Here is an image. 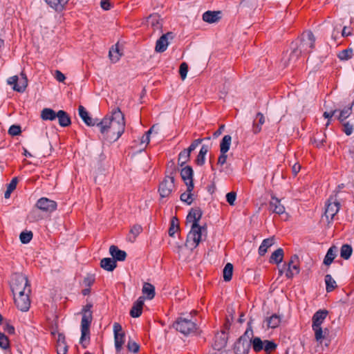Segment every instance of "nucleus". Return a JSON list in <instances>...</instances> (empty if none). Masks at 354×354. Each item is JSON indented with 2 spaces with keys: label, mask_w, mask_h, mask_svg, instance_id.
Instances as JSON below:
<instances>
[{
  "label": "nucleus",
  "mask_w": 354,
  "mask_h": 354,
  "mask_svg": "<svg viewBox=\"0 0 354 354\" xmlns=\"http://www.w3.org/2000/svg\"><path fill=\"white\" fill-rule=\"evenodd\" d=\"M110 0H102L100 2L101 8L104 10H109L111 6L109 2Z\"/></svg>",
  "instance_id": "obj_63"
},
{
  "label": "nucleus",
  "mask_w": 354,
  "mask_h": 354,
  "mask_svg": "<svg viewBox=\"0 0 354 354\" xmlns=\"http://www.w3.org/2000/svg\"><path fill=\"white\" fill-rule=\"evenodd\" d=\"M315 332V337L317 342H322V340L325 337L326 331L324 332L321 326L313 327Z\"/></svg>",
  "instance_id": "obj_47"
},
{
  "label": "nucleus",
  "mask_w": 354,
  "mask_h": 354,
  "mask_svg": "<svg viewBox=\"0 0 354 354\" xmlns=\"http://www.w3.org/2000/svg\"><path fill=\"white\" fill-rule=\"evenodd\" d=\"M174 327L185 335L194 333L197 327L194 322L187 318L179 317L174 324Z\"/></svg>",
  "instance_id": "obj_6"
},
{
  "label": "nucleus",
  "mask_w": 354,
  "mask_h": 354,
  "mask_svg": "<svg viewBox=\"0 0 354 354\" xmlns=\"http://www.w3.org/2000/svg\"><path fill=\"white\" fill-rule=\"evenodd\" d=\"M221 11H206L203 15V20L209 24L218 22L221 18Z\"/></svg>",
  "instance_id": "obj_19"
},
{
  "label": "nucleus",
  "mask_w": 354,
  "mask_h": 354,
  "mask_svg": "<svg viewBox=\"0 0 354 354\" xmlns=\"http://www.w3.org/2000/svg\"><path fill=\"white\" fill-rule=\"evenodd\" d=\"M201 216L202 211L198 207L192 208L187 216V221L192 223L185 243V246L190 250L196 248L201 241L202 236L207 233L206 226H200L198 224Z\"/></svg>",
  "instance_id": "obj_2"
},
{
  "label": "nucleus",
  "mask_w": 354,
  "mask_h": 354,
  "mask_svg": "<svg viewBox=\"0 0 354 354\" xmlns=\"http://www.w3.org/2000/svg\"><path fill=\"white\" fill-rule=\"evenodd\" d=\"M179 229V221L177 218V217L174 216L172 217L171 220V224L169 229V235L170 236H174L175 233Z\"/></svg>",
  "instance_id": "obj_42"
},
{
  "label": "nucleus",
  "mask_w": 354,
  "mask_h": 354,
  "mask_svg": "<svg viewBox=\"0 0 354 354\" xmlns=\"http://www.w3.org/2000/svg\"><path fill=\"white\" fill-rule=\"evenodd\" d=\"M188 72V65L185 62H183L180 66L179 73L182 80H185Z\"/></svg>",
  "instance_id": "obj_55"
},
{
  "label": "nucleus",
  "mask_w": 354,
  "mask_h": 354,
  "mask_svg": "<svg viewBox=\"0 0 354 354\" xmlns=\"http://www.w3.org/2000/svg\"><path fill=\"white\" fill-rule=\"evenodd\" d=\"M57 115V113L50 108H45L41 112V118L43 120H54Z\"/></svg>",
  "instance_id": "obj_32"
},
{
  "label": "nucleus",
  "mask_w": 354,
  "mask_h": 354,
  "mask_svg": "<svg viewBox=\"0 0 354 354\" xmlns=\"http://www.w3.org/2000/svg\"><path fill=\"white\" fill-rule=\"evenodd\" d=\"M283 258V250L281 248L276 250L271 255L270 262L277 264L282 262Z\"/></svg>",
  "instance_id": "obj_37"
},
{
  "label": "nucleus",
  "mask_w": 354,
  "mask_h": 354,
  "mask_svg": "<svg viewBox=\"0 0 354 354\" xmlns=\"http://www.w3.org/2000/svg\"><path fill=\"white\" fill-rule=\"evenodd\" d=\"M143 306H144V298L142 297H140L133 304V305L130 310V315L132 317H140L142 312Z\"/></svg>",
  "instance_id": "obj_21"
},
{
  "label": "nucleus",
  "mask_w": 354,
  "mask_h": 354,
  "mask_svg": "<svg viewBox=\"0 0 354 354\" xmlns=\"http://www.w3.org/2000/svg\"><path fill=\"white\" fill-rule=\"evenodd\" d=\"M127 348L130 352H133V353H136L138 352L140 346L134 341L129 340L127 344Z\"/></svg>",
  "instance_id": "obj_54"
},
{
  "label": "nucleus",
  "mask_w": 354,
  "mask_h": 354,
  "mask_svg": "<svg viewBox=\"0 0 354 354\" xmlns=\"http://www.w3.org/2000/svg\"><path fill=\"white\" fill-rule=\"evenodd\" d=\"M353 252V249L351 245L348 244H344L340 250V257L344 259H348Z\"/></svg>",
  "instance_id": "obj_39"
},
{
  "label": "nucleus",
  "mask_w": 354,
  "mask_h": 354,
  "mask_svg": "<svg viewBox=\"0 0 354 354\" xmlns=\"http://www.w3.org/2000/svg\"><path fill=\"white\" fill-rule=\"evenodd\" d=\"M326 290L327 292L333 291L336 287V281L333 279L330 274L325 276Z\"/></svg>",
  "instance_id": "obj_41"
},
{
  "label": "nucleus",
  "mask_w": 354,
  "mask_h": 354,
  "mask_svg": "<svg viewBox=\"0 0 354 354\" xmlns=\"http://www.w3.org/2000/svg\"><path fill=\"white\" fill-rule=\"evenodd\" d=\"M180 176L187 187L188 191H192L194 189L193 183V170L191 167L187 166L182 169Z\"/></svg>",
  "instance_id": "obj_16"
},
{
  "label": "nucleus",
  "mask_w": 354,
  "mask_h": 354,
  "mask_svg": "<svg viewBox=\"0 0 354 354\" xmlns=\"http://www.w3.org/2000/svg\"><path fill=\"white\" fill-rule=\"evenodd\" d=\"M344 128L343 131L347 135L350 136L352 134L353 131V126L349 122H344L343 124Z\"/></svg>",
  "instance_id": "obj_56"
},
{
  "label": "nucleus",
  "mask_w": 354,
  "mask_h": 354,
  "mask_svg": "<svg viewBox=\"0 0 354 354\" xmlns=\"http://www.w3.org/2000/svg\"><path fill=\"white\" fill-rule=\"evenodd\" d=\"M233 274V265L231 263H227L223 269V279L225 281H229L232 279Z\"/></svg>",
  "instance_id": "obj_43"
},
{
  "label": "nucleus",
  "mask_w": 354,
  "mask_h": 354,
  "mask_svg": "<svg viewBox=\"0 0 354 354\" xmlns=\"http://www.w3.org/2000/svg\"><path fill=\"white\" fill-rule=\"evenodd\" d=\"M353 50L352 48H347L340 51L337 57L340 60H348L353 56Z\"/></svg>",
  "instance_id": "obj_46"
},
{
  "label": "nucleus",
  "mask_w": 354,
  "mask_h": 354,
  "mask_svg": "<svg viewBox=\"0 0 354 354\" xmlns=\"http://www.w3.org/2000/svg\"><path fill=\"white\" fill-rule=\"evenodd\" d=\"M57 203L55 201L48 198H41L36 203V207L46 213H51L57 209Z\"/></svg>",
  "instance_id": "obj_14"
},
{
  "label": "nucleus",
  "mask_w": 354,
  "mask_h": 354,
  "mask_svg": "<svg viewBox=\"0 0 354 354\" xmlns=\"http://www.w3.org/2000/svg\"><path fill=\"white\" fill-rule=\"evenodd\" d=\"M109 253L112 256V259L116 261H124L127 257V253L124 250L118 249L115 245H111L109 248Z\"/></svg>",
  "instance_id": "obj_22"
},
{
  "label": "nucleus",
  "mask_w": 354,
  "mask_h": 354,
  "mask_svg": "<svg viewBox=\"0 0 354 354\" xmlns=\"http://www.w3.org/2000/svg\"><path fill=\"white\" fill-rule=\"evenodd\" d=\"M265 123V117L261 113H258L253 122L252 131L254 133H258L261 130V125Z\"/></svg>",
  "instance_id": "obj_28"
},
{
  "label": "nucleus",
  "mask_w": 354,
  "mask_h": 354,
  "mask_svg": "<svg viewBox=\"0 0 354 354\" xmlns=\"http://www.w3.org/2000/svg\"><path fill=\"white\" fill-rule=\"evenodd\" d=\"M203 141V139H196L190 145V146L186 149L190 153L194 151Z\"/></svg>",
  "instance_id": "obj_58"
},
{
  "label": "nucleus",
  "mask_w": 354,
  "mask_h": 354,
  "mask_svg": "<svg viewBox=\"0 0 354 354\" xmlns=\"http://www.w3.org/2000/svg\"><path fill=\"white\" fill-rule=\"evenodd\" d=\"M337 248L335 246L330 247L325 256L324 263L326 266H330L336 257Z\"/></svg>",
  "instance_id": "obj_34"
},
{
  "label": "nucleus",
  "mask_w": 354,
  "mask_h": 354,
  "mask_svg": "<svg viewBox=\"0 0 354 354\" xmlns=\"http://www.w3.org/2000/svg\"><path fill=\"white\" fill-rule=\"evenodd\" d=\"M248 330H246L245 334L240 337L234 345L235 354H248L251 347V342H250L248 335Z\"/></svg>",
  "instance_id": "obj_11"
},
{
  "label": "nucleus",
  "mask_w": 354,
  "mask_h": 354,
  "mask_svg": "<svg viewBox=\"0 0 354 354\" xmlns=\"http://www.w3.org/2000/svg\"><path fill=\"white\" fill-rule=\"evenodd\" d=\"M227 344V338L224 332L218 333L215 336L214 348L215 350L220 351Z\"/></svg>",
  "instance_id": "obj_24"
},
{
  "label": "nucleus",
  "mask_w": 354,
  "mask_h": 354,
  "mask_svg": "<svg viewBox=\"0 0 354 354\" xmlns=\"http://www.w3.org/2000/svg\"><path fill=\"white\" fill-rule=\"evenodd\" d=\"M45 1L55 10H62L67 3V0H45Z\"/></svg>",
  "instance_id": "obj_38"
},
{
  "label": "nucleus",
  "mask_w": 354,
  "mask_h": 354,
  "mask_svg": "<svg viewBox=\"0 0 354 354\" xmlns=\"http://www.w3.org/2000/svg\"><path fill=\"white\" fill-rule=\"evenodd\" d=\"M250 342H251V346H252L253 350L257 353L263 350L269 353L277 348V344L274 342L270 340L263 341L259 337L250 339Z\"/></svg>",
  "instance_id": "obj_7"
},
{
  "label": "nucleus",
  "mask_w": 354,
  "mask_h": 354,
  "mask_svg": "<svg viewBox=\"0 0 354 354\" xmlns=\"http://www.w3.org/2000/svg\"><path fill=\"white\" fill-rule=\"evenodd\" d=\"M31 290H26L24 292L17 293L14 295V300L16 306L21 311H27L30 306V294Z\"/></svg>",
  "instance_id": "obj_10"
},
{
  "label": "nucleus",
  "mask_w": 354,
  "mask_h": 354,
  "mask_svg": "<svg viewBox=\"0 0 354 354\" xmlns=\"http://www.w3.org/2000/svg\"><path fill=\"white\" fill-rule=\"evenodd\" d=\"M57 118H58L59 124L61 127H66L71 124L70 116L63 110H59L57 112Z\"/></svg>",
  "instance_id": "obj_26"
},
{
  "label": "nucleus",
  "mask_w": 354,
  "mask_h": 354,
  "mask_svg": "<svg viewBox=\"0 0 354 354\" xmlns=\"http://www.w3.org/2000/svg\"><path fill=\"white\" fill-rule=\"evenodd\" d=\"M142 291L148 299H152L155 297V287L149 283H144Z\"/></svg>",
  "instance_id": "obj_33"
},
{
  "label": "nucleus",
  "mask_w": 354,
  "mask_h": 354,
  "mask_svg": "<svg viewBox=\"0 0 354 354\" xmlns=\"http://www.w3.org/2000/svg\"><path fill=\"white\" fill-rule=\"evenodd\" d=\"M172 165L174 167L170 173V176H167L159 185L158 191L162 198L169 196L174 189V176L173 174L176 172V167L174 163H172Z\"/></svg>",
  "instance_id": "obj_5"
},
{
  "label": "nucleus",
  "mask_w": 354,
  "mask_h": 354,
  "mask_svg": "<svg viewBox=\"0 0 354 354\" xmlns=\"http://www.w3.org/2000/svg\"><path fill=\"white\" fill-rule=\"evenodd\" d=\"M298 263H299V257L297 254H294L291 257V258L288 263V268H291Z\"/></svg>",
  "instance_id": "obj_59"
},
{
  "label": "nucleus",
  "mask_w": 354,
  "mask_h": 354,
  "mask_svg": "<svg viewBox=\"0 0 354 354\" xmlns=\"http://www.w3.org/2000/svg\"><path fill=\"white\" fill-rule=\"evenodd\" d=\"M21 133V127L19 125H12L8 129V133L12 136H19Z\"/></svg>",
  "instance_id": "obj_52"
},
{
  "label": "nucleus",
  "mask_w": 354,
  "mask_h": 354,
  "mask_svg": "<svg viewBox=\"0 0 354 354\" xmlns=\"http://www.w3.org/2000/svg\"><path fill=\"white\" fill-rule=\"evenodd\" d=\"M7 83L12 86L14 91L23 93L28 86V78L26 73L21 71L20 78L17 75L12 76L7 80Z\"/></svg>",
  "instance_id": "obj_8"
},
{
  "label": "nucleus",
  "mask_w": 354,
  "mask_h": 354,
  "mask_svg": "<svg viewBox=\"0 0 354 354\" xmlns=\"http://www.w3.org/2000/svg\"><path fill=\"white\" fill-rule=\"evenodd\" d=\"M157 130H158V125L157 124L153 125L150 128V129L148 131H147L145 133V134L144 136H142V137L141 138V139H140L141 145L145 144V147H146L150 141V134L153 131H156V133H158Z\"/></svg>",
  "instance_id": "obj_40"
},
{
  "label": "nucleus",
  "mask_w": 354,
  "mask_h": 354,
  "mask_svg": "<svg viewBox=\"0 0 354 354\" xmlns=\"http://www.w3.org/2000/svg\"><path fill=\"white\" fill-rule=\"evenodd\" d=\"M17 182V178H13L10 183L8 185L7 189H8L12 192L16 189Z\"/></svg>",
  "instance_id": "obj_60"
},
{
  "label": "nucleus",
  "mask_w": 354,
  "mask_h": 354,
  "mask_svg": "<svg viewBox=\"0 0 354 354\" xmlns=\"http://www.w3.org/2000/svg\"><path fill=\"white\" fill-rule=\"evenodd\" d=\"M299 271H300V268H299V266L298 263V264L294 266L293 267L288 268L287 272L286 273V276L288 278L291 279L295 275L298 274L299 273Z\"/></svg>",
  "instance_id": "obj_48"
},
{
  "label": "nucleus",
  "mask_w": 354,
  "mask_h": 354,
  "mask_svg": "<svg viewBox=\"0 0 354 354\" xmlns=\"http://www.w3.org/2000/svg\"><path fill=\"white\" fill-rule=\"evenodd\" d=\"M328 315L326 310H319L316 312L313 317V326L312 327L321 326V324L326 319Z\"/></svg>",
  "instance_id": "obj_23"
},
{
  "label": "nucleus",
  "mask_w": 354,
  "mask_h": 354,
  "mask_svg": "<svg viewBox=\"0 0 354 354\" xmlns=\"http://www.w3.org/2000/svg\"><path fill=\"white\" fill-rule=\"evenodd\" d=\"M100 129L102 139L113 142L119 139L125 129L124 114L119 108L113 109L101 121L96 123Z\"/></svg>",
  "instance_id": "obj_1"
},
{
  "label": "nucleus",
  "mask_w": 354,
  "mask_h": 354,
  "mask_svg": "<svg viewBox=\"0 0 354 354\" xmlns=\"http://www.w3.org/2000/svg\"><path fill=\"white\" fill-rule=\"evenodd\" d=\"M113 333L115 350L118 353H120L124 343L125 334L122 330V326L119 323H114Z\"/></svg>",
  "instance_id": "obj_13"
},
{
  "label": "nucleus",
  "mask_w": 354,
  "mask_h": 354,
  "mask_svg": "<svg viewBox=\"0 0 354 354\" xmlns=\"http://www.w3.org/2000/svg\"><path fill=\"white\" fill-rule=\"evenodd\" d=\"M57 351H60L61 352H68V346L66 342L65 336L62 333L58 334V338L57 340Z\"/></svg>",
  "instance_id": "obj_36"
},
{
  "label": "nucleus",
  "mask_w": 354,
  "mask_h": 354,
  "mask_svg": "<svg viewBox=\"0 0 354 354\" xmlns=\"http://www.w3.org/2000/svg\"><path fill=\"white\" fill-rule=\"evenodd\" d=\"M95 281L93 275H88L84 279V283L87 286H91Z\"/></svg>",
  "instance_id": "obj_61"
},
{
  "label": "nucleus",
  "mask_w": 354,
  "mask_h": 354,
  "mask_svg": "<svg viewBox=\"0 0 354 354\" xmlns=\"http://www.w3.org/2000/svg\"><path fill=\"white\" fill-rule=\"evenodd\" d=\"M55 77L59 82H63L66 79L65 75L61 71L57 70L55 71Z\"/></svg>",
  "instance_id": "obj_62"
},
{
  "label": "nucleus",
  "mask_w": 354,
  "mask_h": 354,
  "mask_svg": "<svg viewBox=\"0 0 354 354\" xmlns=\"http://www.w3.org/2000/svg\"><path fill=\"white\" fill-rule=\"evenodd\" d=\"M93 307V304L91 303H88L86 306H84L82 308V318L81 321V333L82 335L80 337V343L85 346L84 342L87 339H89V328L91 324L93 316L91 308Z\"/></svg>",
  "instance_id": "obj_3"
},
{
  "label": "nucleus",
  "mask_w": 354,
  "mask_h": 354,
  "mask_svg": "<svg viewBox=\"0 0 354 354\" xmlns=\"http://www.w3.org/2000/svg\"><path fill=\"white\" fill-rule=\"evenodd\" d=\"M174 37L171 32H168L166 34L162 35L156 41L155 50L157 53L165 52L169 45V39H172Z\"/></svg>",
  "instance_id": "obj_15"
},
{
  "label": "nucleus",
  "mask_w": 354,
  "mask_h": 354,
  "mask_svg": "<svg viewBox=\"0 0 354 354\" xmlns=\"http://www.w3.org/2000/svg\"><path fill=\"white\" fill-rule=\"evenodd\" d=\"M192 192L187 189V192L180 195V200L187 205H191L193 201Z\"/></svg>",
  "instance_id": "obj_49"
},
{
  "label": "nucleus",
  "mask_w": 354,
  "mask_h": 354,
  "mask_svg": "<svg viewBox=\"0 0 354 354\" xmlns=\"http://www.w3.org/2000/svg\"><path fill=\"white\" fill-rule=\"evenodd\" d=\"M340 208V204L334 197L328 198L326 204L325 216L327 220L332 221L334 216L337 214Z\"/></svg>",
  "instance_id": "obj_12"
},
{
  "label": "nucleus",
  "mask_w": 354,
  "mask_h": 354,
  "mask_svg": "<svg viewBox=\"0 0 354 354\" xmlns=\"http://www.w3.org/2000/svg\"><path fill=\"white\" fill-rule=\"evenodd\" d=\"M227 158V156L226 155V153H221V155L218 157V164H219L221 165H223L226 162Z\"/></svg>",
  "instance_id": "obj_64"
},
{
  "label": "nucleus",
  "mask_w": 354,
  "mask_h": 354,
  "mask_svg": "<svg viewBox=\"0 0 354 354\" xmlns=\"http://www.w3.org/2000/svg\"><path fill=\"white\" fill-rule=\"evenodd\" d=\"M236 194L235 192H231L227 194L226 199L228 203L233 205L236 200Z\"/></svg>",
  "instance_id": "obj_57"
},
{
  "label": "nucleus",
  "mask_w": 354,
  "mask_h": 354,
  "mask_svg": "<svg viewBox=\"0 0 354 354\" xmlns=\"http://www.w3.org/2000/svg\"><path fill=\"white\" fill-rule=\"evenodd\" d=\"M147 26H150L154 31L162 32V19L158 15H150L147 20Z\"/></svg>",
  "instance_id": "obj_17"
},
{
  "label": "nucleus",
  "mask_w": 354,
  "mask_h": 354,
  "mask_svg": "<svg viewBox=\"0 0 354 354\" xmlns=\"http://www.w3.org/2000/svg\"><path fill=\"white\" fill-rule=\"evenodd\" d=\"M274 244V237L266 239L263 241L259 248V254L263 256L268 251V249Z\"/></svg>",
  "instance_id": "obj_30"
},
{
  "label": "nucleus",
  "mask_w": 354,
  "mask_h": 354,
  "mask_svg": "<svg viewBox=\"0 0 354 354\" xmlns=\"http://www.w3.org/2000/svg\"><path fill=\"white\" fill-rule=\"evenodd\" d=\"M32 238V232H22L20 234L19 239L22 243H28Z\"/></svg>",
  "instance_id": "obj_50"
},
{
  "label": "nucleus",
  "mask_w": 354,
  "mask_h": 354,
  "mask_svg": "<svg viewBox=\"0 0 354 354\" xmlns=\"http://www.w3.org/2000/svg\"><path fill=\"white\" fill-rule=\"evenodd\" d=\"M122 55V53L120 52L118 44L112 46L109 50V57L113 63H116L118 62Z\"/></svg>",
  "instance_id": "obj_29"
},
{
  "label": "nucleus",
  "mask_w": 354,
  "mask_h": 354,
  "mask_svg": "<svg viewBox=\"0 0 354 354\" xmlns=\"http://www.w3.org/2000/svg\"><path fill=\"white\" fill-rule=\"evenodd\" d=\"M189 158L190 153L186 149L183 150L178 155V165L183 167L189 160Z\"/></svg>",
  "instance_id": "obj_44"
},
{
  "label": "nucleus",
  "mask_w": 354,
  "mask_h": 354,
  "mask_svg": "<svg viewBox=\"0 0 354 354\" xmlns=\"http://www.w3.org/2000/svg\"><path fill=\"white\" fill-rule=\"evenodd\" d=\"M232 142V137L230 135H225L220 144V151L221 153H227L230 149Z\"/></svg>",
  "instance_id": "obj_35"
},
{
  "label": "nucleus",
  "mask_w": 354,
  "mask_h": 354,
  "mask_svg": "<svg viewBox=\"0 0 354 354\" xmlns=\"http://www.w3.org/2000/svg\"><path fill=\"white\" fill-rule=\"evenodd\" d=\"M10 288L13 295L24 292L26 290H31L28 277L21 273H15L12 275Z\"/></svg>",
  "instance_id": "obj_4"
},
{
  "label": "nucleus",
  "mask_w": 354,
  "mask_h": 354,
  "mask_svg": "<svg viewBox=\"0 0 354 354\" xmlns=\"http://www.w3.org/2000/svg\"><path fill=\"white\" fill-rule=\"evenodd\" d=\"M301 53L302 52L299 50L298 48L293 49L292 52L290 53L288 58L284 61V66H292L299 59Z\"/></svg>",
  "instance_id": "obj_27"
},
{
  "label": "nucleus",
  "mask_w": 354,
  "mask_h": 354,
  "mask_svg": "<svg viewBox=\"0 0 354 354\" xmlns=\"http://www.w3.org/2000/svg\"><path fill=\"white\" fill-rule=\"evenodd\" d=\"M315 38L311 31L304 32L301 35V40L297 47L304 53H310L315 46Z\"/></svg>",
  "instance_id": "obj_9"
},
{
  "label": "nucleus",
  "mask_w": 354,
  "mask_h": 354,
  "mask_svg": "<svg viewBox=\"0 0 354 354\" xmlns=\"http://www.w3.org/2000/svg\"><path fill=\"white\" fill-rule=\"evenodd\" d=\"M0 347L3 349L9 348L8 338L2 333H0Z\"/></svg>",
  "instance_id": "obj_53"
},
{
  "label": "nucleus",
  "mask_w": 354,
  "mask_h": 354,
  "mask_svg": "<svg viewBox=\"0 0 354 354\" xmlns=\"http://www.w3.org/2000/svg\"><path fill=\"white\" fill-rule=\"evenodd\" d=\"M269 205L270 209L274 213L281 214L285 212L284 206L281 203V201L274 196H272Z\"/></svg>",
  "instance_id": "obj_20"
},
{
  "label": "nucleus",
  "mask_w": 354,
  "mask_h": 354,
  "mask_svg": "<svg viewBox=\"0 0 354 354\" xmlns=\"http://www.w3.org/2000/svg\"><path fill=\"white\" fill-rule=\"evenodd\" d=\"M79 115L82 120L84 122V123L88 126H95L96 125V123L97 122V119H93L91 117L89 116V114L88 111L86 110V109L80 105L78 108Z\"/></svg>",
  "instance_id": "obj_18"
},
{
  "label": "nucleus",
  "mask_w": 354,
  "mask_h": 354,
  "mask_svg": "<svg viewBox=\"0 0 354 354\" xmlns=\"http://www.w3.org/2000/svg\"><path fill=\"white\" fill-rule=\"evenodd\" d=\"M116 262L111 258H104L100 261V266L106 271L111 272L116 268Z\"/></svg>",
  "instance_id": "obj_31"
},
{
  "label": "nucleus",
  "mask_w": 354,
  "mask_h": 354,
  "mask_svg": "<svg viewBox=\"0 0 354 354\" xmlns=\"http://www.w3.org/2000/svg\"><path fill=\"white\" fill-rule=\"evenodd\" d=\"M353 104H354V102H353L349 106L344 108V109H342L340 111V113H339L338 119L341 122H343L348 116H350V115L352 113V107H353Z\"/></svg>",
  "instance_id": "obj_45"
},
{
  "label": "nucleus",
  "mask_w": 354,
  "mask_h": 354,
  "mask_svg": "<svg viewBox=\"0 0 354 354\" xmlns=\"http://www.w3.org/2000/svg\"><path fill=\"white\" fill-rule=\"evenodd\" d=\"M267 327L269 328H277L281 322V317L277 314H272L265 319Z\"/></svg>",
  "instance_id": "obj_25"
},
{
  "label": "nucleus",
  "mask_w": 354,
  "mask_h": 354,
  "mask_svg": "<svg viewBox=\"0 0 354 354\" xmlns=\"http://www.w3.org/2000/svg\"><path fill=\"white\" fill-rule=\"evenodd\" d=\"M142 231V228L141 225H133L130 230V234L133 236V239H131V238L129 237V240L131 241L132 242L134 241L136 236H138L141 233Z\"/></svg>",
  "instance_id": "obj_51"
}]
</instances>
